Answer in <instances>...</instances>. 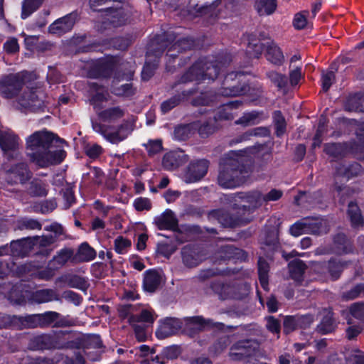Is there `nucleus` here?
I'll return each mask as SVG.
<instances>
[{
  "mask_svg": "<svg viewBox=\"0 0 364 364\" xmlns=\"http://www.w3.org/2000/svg\"><path fill=\"white\" fill-rule=\"evenodd\" d=\"M65 141L46 129L37 131L28 136L26 140V148L31 151V160L40 167L60 164L65 157L63 149L52 150L54 146L63 144Z\"/></svg>",
  "mask_w": 364,
  "mask_h": 364,
  "instance_id": "nucleus-1",
  "label": "nucleus"
},
{
  "mask_svg": "<svg viewBox=\"0 0 364 364\" xmlns=\"http://www.w3.org/2000/svg\"><path fill=\"white\" fill-rule=\"evenodd\" d=\"M241 159L232 154L221 160L217 178L220 186L223 188H234L245 183L250 171Z\"/></svg>",
  "mask_w": 364,
  "mask_h": 364,
  "instance_id": "nucleus-2",
  "label": "nucleus"
},
{
  "mask_svg": "<svg viewBox=\"0 0 364 364\" xmlns=\"http://www.w3.org/2000/svg\"><path fill=\"white\" fill-rule=\"evenodd\" d=\"M93 130L100 134L106 140L112 144H118L128 137L134 129V120L128 119L124 120L119 125L114 127L92 122Z\"/></svg>",
  "mask_w": 364,
  "mask_h": 364,
  "instance_id": "nucleus-3",
  "label": "nucleus"
},
{
  "mask_svg": "<svg viewBox=\"0 0 364 364\" xmlns=\"http://www.w3.org/2000/svg\"><path fill=\"white\" fill-rule=\"evenodd\" d=\"M218 65L213 62L200 60L181 76L179 82L186 83L193 80L201 81L205 79L213 80L218 77Z\"/></svg>",
  "mask_w": 364,
  "mask_h": 364,
  "instance_id": "nucleus-4",
  "label": "nucleus"
},
{
  "mask_svg": "<svg viewBox=\"0 0 364 364\" xmlns=\"http://www.w3.org/2000/svg\"><path fill=\"white\" fill-rule=\"evenodd\" d=\"M250 92V87L245 83L244 75L239 73L228 74L218 95L225 97H236Z\"/></svg>",
  "mask_w": 364,
  "mask_h": 364,
  "instance_id": "nucleus-5",
  "label": "nucleus"
},
{
  "mask_svg": "<svg viewBox=\"0 0 364 364\" xmlns=\"http://www.w3.org/2000/svg\"><path fill=\"white\" fill-rule=\"evenodd\" d=\"M26 75L18 73L4 75L0 79V95L6 99L18 97L25 85Z\"/></svg>",
  "mask_w": 364,
  "mask_h": 364,
  "instance_id": "nucleus-6",
  "label": "nucleus"
},
{
  "mask_svg": "<svg viewBox=\"0 0 364 364\" xmlns=\"http://www.w3.org/2000/svg\"><path fill=\"white\" fill-rule=\"evenodd\" d=\"M261 354L259 343L255 340H242L235 343L230 349L229 357L232 360L241 361Z\"/></svg>",
  "mask_w": 364,
  "mask_h": 364,
  "instance_id": "nucleus-7",
  "label": "nucleus"
},
{
  "mask_svg": "<svg viewBox=\"0 0 364 364\" xmlns=\"http://www.w3.org/2000/svg\"><path fill=\"white\" fill-rule=\"evenodd\" d=\"M45 97V93L41 88L26 87L18 97L17 102L23 108L37 111L44 107Z\"/></svg>",
  "mask_w": 364,
  "mask_h": 364,
  "instance_id": "nucleus-8",
  "label": "nucleus"
},
{
  "mask_svg": "<svg viewBox=\"0 0 364 364\" xmlns=\"http://www.w3.org/2000/svg\"><path fill=\"white\" fill-rule=\"evenodd\" d=\"M233 200L235 208L244 212H251L262 204V193L257 191L237 193L234 194Z\"/></svg>",
  "mask_w": 364,
  "mask_h": 364,
  "instance_id": "nucleus-9",
  "label": "nucleus"
},
{
  "mask_svg": "<svg viewBox=\"0 0 364 364\" xmlns=\"http://www.w3.org/2000/svg\"><path fill=\"white\" fill-rule=\"evenodd\" d=\"M110 0H90V8L93 11H105L108 12L107 16H110L108 18V21L113 26H120L125 23L127 19L124 16V11L122 9H114L111 6Z\"/></svg>",
  "mask_w": 364,
  "mask_h": 364,
  "instance_id": "nucleus-10",
  "label": "nucleus"
},
{
  "mask_svg": "<svg viewBox=\"0 0 364 364\" xmlns=\"http://www.w3.org/2000/svg\"><path fill=\"white\" fill-rule=\"evenodd\" d=\"M18 141L19 138L14 132L0 131V147L8 160L18 157Z\"/></svg>",
  "mask_w": 364,
  "mask_h": 364,
  "instance_id": "nucleus-11",
  "label": "nucleus"
},
{
  "mask_svg": "<svg viewBox=\"0 0 364 364\" xmlns=\"http://www.w3.org/2000/svg\"><path fill=\"white\" fill-rule=\"evenodd\" d=\"M174 39L175 36L171 33L156 36L152 39L147 48L148 60L151 61L152 57H161L164 50L170 48Z\"/></svg>",
  "mask_w": 364,
  "mask_h": 364,
  "instance_id": "nucleus-12",
  "label": "nucleus"
},
{
  "mask_svg": "<svg viewBox=\"0 0 364 364\" xmlns=\"http://www.w3.org/2000/svg\"><path fill=\"white\" fill-rule=\"evenodd\" d=\"M208 167L209 162L205 159L190 163L183 174L184 181L187 183L199 181L206 175Z\"/></svg>",
  "mask_w": 364,
  "mask_h": 364,
  "instance_id": "nucleus-13",
  "label": "nucleus"
},
{
  "mask_svg": "<svg viewBox=\"0 0 364 364\" xmlns=\"http://www.w3.org/2000/svg\"><path fill=\"white\" fill-rule=\"evenodd\" d=\"M33 240L31 238H24L11 242L10 247H0V256L9 254L14 257H23L26 256L32 250Z\"/></svg>",
  "mask_w": 364,
  "mask_h": 364,
  "instance_id": "nucleus-14",
  "label": "nucleus"
},
{
  "mask_svg": "<svg viewBox=\"0 0 364 364\" xmlns=\"http://www.w3.org/2000/svg\"><path fill=\"white\" fill-rule=\"evenodd\" d=\"M32 177V173L25 163H19L7 171V180L11 183L24 184Z\"/></svg>",
  "mask_w": 364,
  "mask_h": 364,
  "instance_id": "nucleus-15",
  "label": "nucleus"
},
{
  "mask_svg": "<svg viewBox=\"0 0 364 364\" xmlns=\"http://www.w3.org/2000/svg\"><path fill=\"white\" fill-rule=\"evenodd\" d=\"M76 20V14H70L56 20L49 26V32L53 34L61 35L72 29Z\"/></svg>",
  "mask_w": 364,
  "mask_h": 364,
  "instance_id": "nucleus-16",
  "label": "nucleus"
},
{
  "mask_svg": "<svg viewBox=\"0 0 364 364\" xmlns=\"http://www.w3.org/2000/svg\"><path fill=\"white\" fill-rule=\"evenodd\" d=\"M181 322L174 318H166L156 332L159 338L163 339L176 333L181 328Z\"/></svg>",
  "mask_w": 364,
  "mask_h": 364,
  "instance_id": "nucleus-17",
  "label": "nucleus"
},
{
  "mask_svg": "<svg viewBox=\"0 0 364 364\" xmlns=\"http://www.w3.org/2000/svg\"><path fill=\"white\" fill-rule=\"evenodd\" d=\"M195 46L194 41L190 38H183L178 40L173 44H171L166 53V60L170 63L174 59L178 53L186 50H191Z\"/></svg>",
  "mask_w": 364,
  "mask_h": 364,
  "instance_id": "nucleus-18",
  "label": "nucleus"
},
{
  "mask_svg": "<svg viewBox=\"0 0 364 364\" xmlns=\"http://www.w3.org/2000/svg\"><path fill=\"white\" fill-rule=\"evenodd\" d=\"M185 161V155L183 152L170 151L164 156L162 166L168 171H173L182 165Z\"/></svg>",
  "mask_w": 364,
  "mask_h": 364,
  "instance_id": "nucleus-19",
  "label": "nucleus"
},
{
  "mask_svg": "<svg viewBox=\"0 0 364 364\" xmlns=\"http://www.w3.org/2000/svg\"><path fill=\"white\" fill-rule=\"evenodd\" d=\"M267 38L264 33H260L259 38L255 34H250L248 36V46L247 52L250 58H259L263 51L264 44L262 40Z\"/></svg>",
  "mask_w": 364,
  "mask_h": 364,
  "instance_id": "nucleus-20",
  "label": "nucleus"
},
{
  "mask_svg": "<svg viewBox=\"0 0 364 364\" xmlns=\"http://www.w3.org/2000/svg\"><path fill=\"white\" fill-rule=\"evenodd\" d=\"M125 112V109L116 106L97 112V117L103 122H114L124 117Z\"/></svg>",
  "mask_w": 364,
  "mask_h": 364,
  "instance_id": "nucleus-21",
  "label": "nucleus"
},
{
  "mask_svg": "<svg viewBox=\"0 0 364 364\" xmlns=\"http://www.w3.org/2000/svg\"><path fill=\"white\" fill-rule=\"evenodd\" d=\"M233 284L224 283L222 281H214L210 284V288L221 300L232 299V297H239L238 294L232 292Z\"/></svg>",
  "mask_w": 364,
  "mask_h": 364,
  "instance_id": "nucleus-22",
  "label": "nucleus"
},
{
  "mask_svg": "<svg viewBox=\"0 0 364 364\" xmlns=\"http://www.w3.org/2000/svg\"><path fill=\"white\" fill-rule=\"evenodd\" d=\"M154 223L160 230H173L177 226V220L170 210H166L161 215L156 217Z\"/></svg>",
  "mask_w": 364,
  "mask_h": 364,
  "instance_id": "nucleus-23",
  "label": "nucleus"
},
{
  "mask_svg": "<svg viewBox=\"0 0 364 364\" xmlns=\"http://www.w3.org/2000/svg\"><path fill=\"white\" fill-rule=\"evenodd\" d=\"M266 57L267 60L277 65H282L284 61L281 48L273 41L268 42L266 45Z\"/></svg>",
  "mask_w": 364,
  "mask_h": 364,
  "instance_id": "nucleus-24",
  "label": "nucleus"
},
{
  "mask_svg": "<svg viewBox=\"0 0 364 364\" xmlns=\"http://www.w3.org/2000/svg\"><path fill=\"white\" fill-rule=\"evenodd\" d=\"M186 329L191 333H197L203 331L206 326L213 324L211 320L204 319L202 316H193L186 318Z\"/></svg>",
  "mask_w": 364,
  "mask_h": 364,
  "instance_id": "nucleus-25",
  "label": "nucleus"
},
{
  "mask_svg": "<svg viewBox=\"0 0 364 364\" xmlns=\"http://www.w3.org/2000/svg\"><path fill=\"white\" fill-rule=\"evenodd\" d=\"M161 281V275L156 270L146 271L143 282L144 290L151 293L155 291L159 287Z\"/></svg>",
  "mask_w": 364,
  "mask_h": 364,
  "instance_id": "nucleus-26",
  "label": "nucleus"
},
{
  "mask_svg": "<svg viewBox=\"0 0 364 364\" xmlns=\"http://www.w3.org/2000/svg\"><path fill=\"white\" fill-rule=\"evenodd\" d=\"M336 326L332 311L330 309H324L323 317L317 326L316 331L321 334H327L333 332Z\"/></svg>",
  "mask_w": 364,
  "mask_h": 364,
  "instance_id": "nucleus-27",
  "label": "nucleus"
},
{
  "mask_svg": "<svg viewBox=\"0 0 364 364\" xmlns=\"http://www.w3.org/2000/svg\"><path fill=\"white\" fill-rule=\"evenodd\" d=\"M277 8V0H255V9L259 16H270Z\"/></svg>",
  "mask_w": 364,
  "mask_h": 364,
  "instance_id": "nucleus-28",
  "label": "nucleus"
},
{
  "mask_svg": "<svg viewBox=\"0 0 364 364\" xmlns=\"http://www.w3.org/2000/svg\"><path fill=\"white\" fill-rule=\"evenodd\" d=\"M363 172L362 166L358 163L344 165L341 164L336 168V173L338 176H344L347 179L358 176Z\"/></svg>",
  "mask_w": 364,
  "mask_h": 364,
  "instance_id": "nucleus-29",
  "label": "nucleus"
},
{
  "mask_svg": "<svg viewBox=\"0 0 364 364\" xmlns=\"http://www.w3.org/2000/svg\"><path fill=\"white\" fill-rule=\"evenodd\" d=\"M306 268V265L300 259H294L291 261L289 264L290 277L296 282H301Z\"/></svg>",
  "mask_w": 364,
  "mask_h": 364,
  "instance_id": "nucleus-30",
  "label": "nucleus"
},
{
  "mask_svg": "<svg viewBox=\"0 0 364 364\" xmlns=\"http://www.w3.org/2000/svg\"><path fill=\"white\" fill-rule=\"evenodd\" d=\"M95 257V250L92 247H91L87 243L84 242L79 247L77 252L74 257V259L76 262H90L94 259Z\"/></svg>",
  "mask_w": 364,
  "mask_h": 364,
  "instance_id": "nucleus-31",
  "label": "nucleus"
},
{
  "mask_svg": "<svg viewBox=\"0 0 364 364\" xmlns=\"http://www.w3.org/2000/svg\"><path fill=\"white\" fill-rule=\"evenodd\" d=\"M63 283L64 284H67L68 286L73 288H77L80 289L85 290L87 288V282L86 281L78 276H68L64 275L59 278H58L55 281V284Z\"/></svg>",
  "mask_w": 364,
  "mask_h": 364,
  "instance_id": "nucleus-32",
  "label": "nucleus"
},
{
  "mask_svg": "<svg viewBox=\"0 0 364 364\" xmlns=\"http://www.w3.org/2000/svg\"><path fill=\"white\" fill-rule=\"evenodd\" d=\"M112 92L119 97H130L135 93L132 83L119 84V80H114L112 85Z\"/></svg>",
  "mask_w": 364,
  "mask_h": 364,
  "instance_id": "nucleus-33",
  "label": "nucleus"
},
{
  "mask_svg": "<svg viewBox=\"0 0 364 364\" xmlns=\"http://www.w3.org/2000/svg\"><path fill=\"white\" fill-rule=\"evenodd\" d=\"M183 262L188 267H193L198 265L201 259L198 257L196 250L191 246H185L181 250Z\"/></svg>",
  "mask_w": 364,
  "mask_h": 364,
  "instance_id": "nucleus-34",
  "label": "nucleus"
},
{
  "mask_svg": "<svg viewBox=\"0 0 364 364\" xmlns=\"http://www.w3.org/2000/svg\"><path fill=\"white\" fill-rule=\"evenodd\" d=\"M305 221L306 224L309 225L306 226L309 230L307 231V234L311 233L319 235L328 231L326 225V221L322 219L306 218H305Z\"/></svg>",
  "mask_w": 364,
  "mask_h": 364,
  "instance_id": "nucleus-35",
  "label": "nucleus"
},
{
  "mask_svg": "<svg viewBox=\"0 0 364 364\" xmlns=\"http://www.w3.org/2000/svg\"><path fill=\"white\" fill-rule=\"evenodd\" d=\"M321 198L319 193H306L300 191L299 194L294 197V202L297 205H305L306 204H314L318 202Z\"/></svg>",
  "mask_w": 364,
  "mask_h": 364,
  "instance_id": "nucleus-36",
  "label": "nucleus"
},
{
  "mask_svg": "<svg viewBox=\"0 0 364 364\" xmlns=\"http://www.w3.org/2000/svg\"><path fill=\"white\" fill-rule=\"evenodd\" d=\"M345 109L348 112H364V97L358 95L348 98Z\"/></svg>",
  "mask_w": 364,
  "mask_h": 364,
  "instance_id": "nucleus-37",
  "label": "nucleus"
},
{
  "mask_svg": "<svg viewBox=\"0 0 364 364\" xmlns=\"http://www.w3.org/2000/svg\"><path fill=\"white\" fill-rule=\"evenodd\" d=\"M333 251L336 254L347 253L351 250L350 242L347 240L343 234H338L334 237Z\"/></svg>",
  "mask_w": 364,
  "mask_h": 364,
  "instance_id": "nucleus-38",
  "label": "nucleus"
},
{
  "mask_svg": "<svg viewBox=\"0 0 364 364\" xmlns=\"http://www.w3.org/2000/svg\"><path fill=\"white\" fill-rule=\"evenodd\" d=\"M156 319L154 311L143 309L139 315H130L129 318V323L130 324L136 323L139 322L147 323L152 324Z\"/></svg>",
  "mask_w": 364,
  "mask_h": 364,
  "instance_id": "nucleus-39",
  "label": "nucleus"
},
{
  "mask_svg": "<svg viewBox=\"0 0 364 364\" xmlns=\"http://www.w3.org/2000/svg\"><path fill=\"white\" fill-rule=\"evenodd\" d=\"M73 255V251L72 250L63 249L50 262V265L55 269H58L63 267Z\"/></svg>",
  "mask_w": 364,
  "mask_h": 364,
  "instance_id": "nucleus-40",
  "label": "nucleus"
},
{
  "mask_svg": "<svg viewBox=\"0 0 364 364\" xmlns=\"http://www.w3.org/2000/svg\"><path fill=\"white\" fill-rule=\"evenodd\" d=\"M348 215L353 227H359L363 225V218L357 204L353 202L348 204Z\"/></svg>",
  "mask_w": 364,
  "mask_h": 364,
  "instance_id": "nucleus-41",
  "label": "nucleus"
},
{
  "mask_svg": "<svg viewBox=\"0 0 364 364\" xmlns=\"http://www.w3.org/2000/svg\"><path fill=\"white\" fill-rule=\"evenodd\" d=\"M34 298L38 303H46L59 300L58 294L55 290L51 289L37 291L34 295Z\"/></svg>",
  "mask_w": 364,
  "mask_h": 364,
  "instance_id": "nucleus-42",
  "label": "nucleus"
},
{
  "mask_svg": "<svg viewBox=\"0 0 364 364\" xmlns=\"http://www.w3.org/2000/svg\"><path fill=\"white\" fill-rule=\"evenodd\" d=\"M269 270V266L267 262L259 258L258 260V274L260 284L264 289H268V272Z\"/></svg>",
  "mask_w": 364,
  "mask_h": 364,
  "instance_id": "nucleus-43",
  "label": "nucleus"
},
{
  "mask_svg": "<svg viewBox=\"0 0 364 364\" xmlns=\"http://www.w3.org/2000/svg\"><path fill=\"white\" fill-rule=\"evenodd\" d=\"M139 355L141 357H149V355H151L150 358H148L146 359H144L141 361V364H154V363H159V364H165L164 359L163 358L161 360V358L158 356H153L154 350H151L150 348L148 346L143 345L139 347Z\"/></svg>",
  "mask_w": 364,
  "mask_h": 364,
  "instance_id": "nucleus-44",
  "label": "nucleus"
},
{
  "mask_svg": "<svg viewBox=\"0 0 364 364\" xmlns=\"http://www.w3.org/2000/svg\"><path fill=\"white\" fill-rule=\"evenodd\" d=\"M220 95L215 94L212 91H208L204 93H201L200 96L196 97L192 101V104L194 106H206L213 103Z\"/></svg>",
  "mask_w": 364,
  "mask_h": 364,
  "instance_id": "nucleus-45",
  "label": "nucleus"
},
{
  "mask_svg": "<svg viewBox=\"0 0 364 364\" xmlns=\"http://www.w3.org/2000/svg\"><path fill=\"white\" fill-rule=\"evenodd\" d=\"M215 119H210L207 122H204L198 126L196 124V127L198 128V134L203 138L207 137L209 135L213 134L216 129L217 127L215 125Z\"/></svg>",
  "mask_w": 364,
  "mask_h": 364,
  "instance_id": "nucleus-46",
  "label": "nucleus"
},
{
  "mask_svg": "<svg viewBox=\"0 0 364 364\" xmlns=\"http://www.w3.org/2000/svg\"><path fill=\"white\" fill-rule=\"evenodd\" d=\"M43 0H24L22 5V18H26L35 11L43 3Z\"/></svg>",
  "mask_w": 364,
  "mask_h": 364,
  "instance_id": "nucleus-47",
  "label": "nucleus"
},
{
  "mask_svg": "<svg viewBox=\"0 0 364 364\" xmlns=\"http://www.w3.org/2000/svg\"><path fill=\"white\" fill-rule=\"evenodd\" d=\"M324 151L330 156L338 158L345 154L346 148L341 144H326L324 146Z\"/></svg>",
  "mask_w": 364,
  "mask_h": 364,
  "instance_id": "nucleus-48",
  "label": "nucleus"
},
{
  "mask_svg": "<svg viewBox=\"0 0 364 364\" xmlns=\"http://www.w3.org/2000/svg\"><path fill=\"white\" fill-rule=\"evenodd\" d=\"M267 76L279 89L285 88L287 85L288 80L285 75L275 71H269L267 73Z\"/></svg>",
  "mask_w": 364,
  "mask_h": 364,
  "instance_id": "nucleus-49",
  "label": "nucleus"
},
{
  "mask_svg": "<svg viewBox=\"0 0 364 364\" xmlns=\"http://www.w3.org/2000/svg\"><path fill=\"white\" fill-rule=\"evenodd\" d=\"M259 113L257 111L245 113L240 118L235 121V124L244 127L251 126L257 123Z\"/></svg>",
  "mask_w": 364,
  "mask_h": 364,
  "instance_id": "nucleus-50",
  "label": "nucleus"
},
{
  "mask_svg": "<svg viewBox=\"0 0 364 364\" xmlns=\"http://www.w3.org/2000/svg\"><path fill=\"white\" fill-rule=\"evenodd\" d=\"M274 122L276 129V134L280 136L284 134L286 131V122L280 111H275L274 112Z\"/></svg>",
  "mask_w": 364,
  "mask_h": 364,
  "instance_id": "nucleus-51",
  "label": "nucleus"
},
{
  "mask_svg": "<svg viewBox=\"0 0 364 364\" xmlns=\"http://www.w3.org/2000/svg\"><path fill=\"white\" fill-rule=\"evenodd\" d=\"M29 192L34 196H46L48 193L46 186L40 181H33L31 182Z\"/></svg>",
  "mask_w": 364,
  "mask_h": 364,
  "instance_id": "nucleus-52",
  "label": "nucleus"
},
{
  "mask_svg": "<svg viewBox=\"0 0 364 364\" xmlns=\"http://www.w3.org/2000/svg\"><path fill=\"white\" fill-rule=\"evenodd\" d=\"M364 295V284H359L353 287L350 290L342 294L343 300H353L357 297Z\"/></svg>",
  "mask_w": 364,
  "mask_h": 364,
  "instance_id": "nucleus-53",
  "label": "nucleus"
},
{
  "mask_svg": "<svg viewBox=\"0 0 364 364\" xmlns=\"http://www.w3.org/2000/svg\"><path fill=\"white\" fill-rule=\"evenodd\" d=\"M95 70L97 72V74L95 75V77H107L112 74L113 70V65L108 61L102 62L95 67Z\"/></svg>",
  "mask_w": 364,
  "mask_h": 364,
  "instance_id": "nucleus-54",
  "label": "nucleus"
},
{
  "mask_svg": "<svg viewBox=\"0 0 364 364\" xmlns=\"http://www.w3.org/2000/svg\"><path fill=\"white\" fill-rule=\"evenodd\" d=\"M210 217L217 218L220 223H224L225 225L233 226L237 225L240 220L230 218L227 219L228 215L220 210H214L210 213Z\"/></svg>",
  "mask_w": 364,
  "mask_h": 364,
  "instance_id": "nucleus-55",
  "label": "nucleus"
},
{
  "mask_svg": "<svg viewBox=\"0 0 364 364\" xmlns=\"http://www.w3.org/2000/svg\"><path fill=\"white\" fill-rule=\"evenodd\" d=\"M343 267L344 264L342 262L335 259L330 260L328 264V272L334 279H336L339 277Z\"/></svg>",
  "mask_w": 364,
  "mask_h": 364,
  "instance_id": "nucleus-56",
  "label": "nucleus"
},
{
  "mask_svg": "<svg viewBox=\"0 0 364 364\" xmlns=\"http://www.w3.org/2000/svg\"><path fill=\"white\" fill-rule=\"evenodd\" d=\"M308 11H303L295 14L293 25L296 29H303L307 24Z\"/></svg>",
  "mask_w": 364,
  "mask_h": 364,
  "instance_id": "nucleus-57",
  "label": "nucleus"
},
{
  "mask_svg": "<svg viewBox=\"0 0 364 364\" xmlns=\"http://www.w3.org/2000/svg\"><path fill=\"white\" fill-rule=\"evenodd\" d=\"M308 225H309L306 224L305 221V218H304L291 226L290 232L294 237H298L302 234L307 233L309 230L306 226Z\"/></svg>",
  "mask_w": 364,
  "mask_h": 364,
  "instance_id": "nucleus-58",
  "label": "nucleus"
},
{
  "mask_svg": "<svg viewBox=\"0 0 364 364\" xmlns=\"http://www.w3.org/2000/svg\"><path fill=\"white\" fill-rule=\"evenodd\" d=\"M191 135L190 125H182L176 127L174 130V137L180 141L186 140Z\"/></svg>",
  "mask_w": 364,
  "mask_h": 364,
  "instance_id": "nucleus-59",
  "label": "nucleus"
},
{
  "mask_svg": "<svg viewBox=\"0 0 364 364\" xmlns=\"http://www.w3.org/2000/svg\"><path fill=\"white\" fill-rule=\"evenodd\" d=\"M350 312L353 317L363 322L364 318V303L356 302L351 304L350 306Z\"/></svg>",
  "mask_w": 364,
  "mask_h": 364,
  "instance_id": "nucleus-60",
  "label": "nucleus"
},
{
  "mask_svg": "<svg viewBox=\"0 0 364 364\" xmlns=\"http://www.w3.org/2000/svg\"><path fill=\"white\" fill-rule=\"evenodd\" d=\"M41 320V326H48L59 317V314L55 311H48L43 314H38Z\"/></svg>",
  "mask_w": 364,
  "mask_h": 364,
  "instance_id": "nucleus-61",
  "label": "nucleus"
},
{
  "mask_svg": "<svg viewBox=\"0 0 364 364\" xmlns=\"http://www.w3.org/2000/svg\"><path fill=\"white\" fill-rule=\"evenodd\" d=\"M299 326L297 316H286L284 321V331L289 333L294 331Z\"/></svg>",
  "mask_w": 364,
  "mask_h": 364,
  "instance_id": "nucleus-62",
  "label": "nucleus"
},
{
  "mask_svg": "<svg viewBox=\"0 0 364 364\" xmlns=\"http://www.w3.org/2000/svg\"><path fill=\"white\" fill-rule=\"evenodd\" d=\"M18 228L21 230H41V225L38 221L33 219H23L19 221Z\"/></svg>",
  "mask_w": 364,
  "mask_h": 364,
  "instance_id": "nucleus-63",
  "label": "nucleus"
},
{
  "mask_svg": "<svg viewBox=\"0 0 364 364\" xmlns=\"http://www.w3.org/2000/svg\"><path fill=\"white\" fill-rule=\"evenodd\" d=\"M134 206L138 211L149 210L151 208V203L146 198H138L134 200Z\"/></svg>",
  "mask_w": 364,
  "mask_h": 364,
  "instance_id": "nucleus-64",
  "label": "nucleus"
}]
</instances>
